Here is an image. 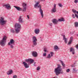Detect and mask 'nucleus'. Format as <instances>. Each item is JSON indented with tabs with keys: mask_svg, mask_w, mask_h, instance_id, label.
Instances as JSON below:
<instances>
[{
	"mask_svg": "<svg viewBox=\"0 0 78 78\" xmlns=\"http://www.w3.org/2000/svg\"><path fill=\"white\" fill-rule=\"evenodd\" d=\"M21 25L18 23H16L15 25V31L14 30V29H10V32L12 33H15L16 34L19 33L20 31V28H21Z\"/></svg>",
	"mask_w": 78,
	"mask_h": 78,
	"instance_id": "f257e3e1",
	"label": "nucleus"
},
{
	"mask_svg": "<svg viewBox=\"0 0 78 78\" xmlns=\"http://www.w3.org/2000/svg\"><path fill=\"white\" fill-rule=\"evenodd\" d=\"M60 65L58 64V67L55 69V70L56 75L58 76L59 74H63L64 73Z\"/></svg>",
	"mask_w": 78,
	"mask_h": 78,
	"instance_id": "f03ea898",
	"label": "nucleus"
},
{
	"mask_svg": "<svg viewBox=\"0 0 78 78\" xmlns=\"http://www.w3.org/2000/svg\"><path fill=\"white\" fill-rule=\"evenodd\" d=\"M39 2H37L34 5V7L35 8H36V7H38V8H40L39 9V12H40V14H41V16L43 18L44 17V14L43 13V10H42V9H41V5H39Z\"/></svg>",
	"mask_w": 78,
	"mask_h": 78,
	"instance_id": "7ed1b4c3",
	"label": "nucleus"
},
{
	"mask_svg": "<svg viewBox=\"0 0 78 78\" xmlns=\"http://www.w3.org/2000/svg\"><path fill=\"white\" fill-rule=\"evenodd\" d=\"M7 39V37L4 36L2 38V40L0 41V45L1 46L4 47L5 45V44L6 42V39Z\"/></svg>",
	"mask_w": 78,
	"mask_h": 78,
	"instance_id": "20e7f679",
	"label": "nucleus"
},
{
	"mask_svg": "<svg viewBox=\"0 0 78 78\" xmlns=\"http://www.w3.org/2000/svg\"><path fill=\"white\" fill-rule=\"evenodd\" d=\"M65 20L63 18H62L61 19H59L58 20L54 19L52 20V22L55 25H57L58 24V22H64Z\"/></svg>",
	"mask_w": 78,
	"mask_h": 78,
	"instance_id": "39448f33",
	"label": "nucleus"
},
{
	"mask_svg": "<svg viewBox=\"0 0 78 78\" xmlns=\"http://www.w3.org/2000/svg\"><path fill=\"white\" fill-rule=\"evenodd\" d=\"M33 44L32 45V47H34V46L37 45V38L36 37L34 36L33 37Z\"/></svg>",
	"mask_w": 78,
	"mask_h": 78,
	"instance_id": "423d86ee",
	"label": "nucleus"
},
{
	"mask_svg": "<svg viewBox=\"0 0 78 78\" xmlns=\"http://www.w3.org/2000/svg\"><path fill=\"white\" fill-rule=\"evenodd\" d=\"M4 18L1 17L0 18V23L1 25H3L4 24L6 23V20H4Z\"/></svg>",
	"mask_w": 78,
	"mask_h": 78,
	"instance_id": "0eeeda50",
	"label": "nucleus"
},
{
	"mask_svg": "<svg viewBox=\"0 0 78 78\" xmlns=\"http://www.w3.org/2000/svg\"><path fill=\"white\" fill-rule=\"evenodd\" d=\"M56 12V4H54V7L51 10L52 13Z\"/></svg>",
	"mask_w": 78,
	"mask_h": 78,
	"instance_id": "6e6552de",
	"label": "nucleus"
},
{
	"mask_svg": "<svg viewBox=\"0 0 78 78\" xmlns=\"http://www.w3.org/2000/svg\"><path fill=\"white\" fill-rule=\"evenodd\" d=\"M32 55L33 57H37V53L35 51L32 52Z\"/></svg>",
	"mask_w": 78,
	"mask_h": 78,
	"instance_id": "1a4fd4ad",
	"label": "nucleus"
},
{
	"mask_svg": "<svg viewBox=\"0 0 78 78\" xmlns=\"http://www.w3.org/2000/svg\"><path fill=\"white\" fill-rule=\"evenodd\" d=\"M23 64L24 67L26 69H27L29 68V65H28L27 63L25 62H23Z\"/></svg>",
	"mask_w": 78,
	"mask_h": 78,
	"instance_id": "9d476101",
	"label": "nucleus"
},
{
	"mask_svg": "<svg viewBox=\"0 0 78 78\" xmlns=\"http://www.w3.org/2000/svg\"><path fill=\"white\" fill-rule=\"evenodd\" d=\"M18 21L20 23H23V20L22 18V16H19L18 19Z\"/></svg>",
	"mask_w": 78,
	"mask_h": 78,
	"instance_id": "9b49d317",
	"label": "nucleus"
},
{
	"mask_svg": "<svg viewBox=\"0 0 78 78\" xmlns=\"http://www.w3.org/2000/svg\"><path fill=\"white\" fill-rule=\"evenodd\" d=\"M15 43V41H14V40L12 39H11L10 40V42H9L8 45H10V44H13V45H14Z\"/></svg>",
	"mask_w": 78,
	"mask_h": 78,
	"instance_id": "f8f14e48",
	"label": "nucleus"
},
{
	"mask_svg": "<svg viewBox=\"0 0 78 78\" xmlns=\"http://www.w3.org/2000/svg\"><path fill=\"white\" fill-rule=\"evenodd\" d=\"M70 52H72L73 55L75 54V49L72 48H70Z\"/></svg>",
	"mask_w": 78,
	"mask_h": 78,
	"instance_id": "ddd939ff",
	"label": "nucleus"
},
{
	"mask_svg": "<svg viewBox=\"0 0 78 78\" xmlns=\"http://www.w3.org/2000/svg\"><path fill=\"white\" fill-rule=\"evenodd\" d=\"M14 7H15V8L16 9L17 11H21L22 10V9L19 7L14 6Z\"/></svg>",
	"mask_w": 78,
	"mask_h": 78,
	"instance_id": "4468645a",
	"label": "nucleus"
},
{
	"mask_svg": "<svg viewBox=\"0 0 78 78\" xmlns=\"http://www.w3.org/2000/svg\"><path fill=\"white\" fill-rule=\"evenodd\" d=\"M3 6H5L6 8L8 9H11V6L9 5V4L4 5H3Z\"/></svg>",
	"mask_w": 78,
	"mask_h": 78,
	"instance_id": "2eb2a0df",
	"label": "nucleus"
},
{
	"mask_svg": "<svg viewBox=\"0 0 78 78\" xmlns=\"http://www.w3.org/2000/svg\"><path fill=\"white\" fill-rule=\"evenodd\" d=\"M63 40H64V42L65 44H67V39L66 38V36H65V35H63Z\"/></svg>",
	"mask_w": 78,
	"mask_h": 78,
	"instance_id": "dca6fc26",
	"label": "nucleus"
},
{
	"mask_svg": "<svg viewBox=\"0 0 78 78\" xmlns=\"http://www.w3.org/2000/svg\"><path fill=\"white\" fill-rule=\"evenodd\" d=\"M40 32V30L39 29H36L34 30V33L35 34H39V32Z\"/></svg>",
	"mask_w": 78,
	"mask_h": 78,
	"instance_id": "f3484780",
	"label": "nucleus"
},
{
	"mask_svg": "<svg viewBox=\"0 0 78 78\" xmlns=\"http://www.w3.org/2000/svg\"><path fill=\"white\" fill-rule=\"evenodd\" d=\"M59 61L62 64V65L63 66V69L65 68V67H66V65H65V64L64 63V62H63L61 60H59Z\"/></svg>",
	"mask_w": 78,
	"mask_h": 78,
	"instance_id": "a211bd4d",
	"label": "nucleus"
},
{
	"mask_svg": "<svg viewBox=\"0 0 78 78\" xmlns=\"http://www.w3.org/2000/svg\"><path fill=\"white\" fill-rule=\"evenodd\" d=\"M12 70H9V71L7 72V74L8 75H11V74H12Z\"/></svg>",
	"mask_w": 78,
	"mask_h": 78,
	"instance_id": "6ab92c4d",
	"label": "nucleus"
},
{
	"mask_svg": "<svg viewBox=\"0 0 78 78\" xmlns=\"http://www.w3.org/2000/svg\"><path fill=\"white\" fill-rule=\"evenodd\" d=\"M54 48L55 50H59L60 49L59 47L56 45L54 46Z\"/></svg>",
	"mask_w": 78,
	"mask_h": 78,
	"instance_id": "aec40b11",
	"label": "nucleus"
},
{
	"mask_svg": "<svg viewBox=\"0 0 78 78\" xmlns=\"http://www.w3.org/2000/svg\"><path fill=\"white\" fill-rule=\"evenodd\" d=\"M74 26L76 28V27H78V22H76L74 23Z\"/></svg>",
	"mask_w": 78,
	"mask_h": 78,
	"instance_id": "412c9836",
	"label": "nucleus"
},
{
	"mask_svg": "<svg viewBox=\"0 0 78 78\" xmlns=\"http://www.w3.org/2000/svg\"><path fill=\"white\" fill-rule=\"evenodd\" d=\"M34 61V60L29 58V62H30V64H31V63H33Z\"/></svg>",
	"mask_w": 78,
	"mask_h": 78,
	"instance_id": "4be33fe9",
	"label": "nucleus"
},
{
	"mask_svg": "<svg viewBox=\"0 0 78 78\" xmlns=\"http://www.w3.org/2000/svg\"><path fill=\"white\" fill-rule=\"evenodd\" d=\"M43 51L44 52H48V51H47V48H44Z\"/></svg>",
	"mask_w": 78,
	"mask_h": 78,
	"instance_id": "5701e85b",
	"label": "nucleus"
},
{
	"mask_svg": "<svg viewBox=\"0 0 78 78\" xmlns=\"http://www.w3.org/2000/svg\"><path fill=\"white\" fill-rule=\"evenodd\" d=\"M23 8H27V4L25 3H23Z\"/></svg>",
	"mask_w": 78,
	"mask_h": 78,
	"instance_id": "b1692460",
	"label": "nucleus"
},
{
	"mask_svg": "<svg viewBox=\"0 0 78 78\" xmlns=\"http://www.w3.org/2000/svg\"><path fill=\"white\" fill-rule=\"evenodd\" d=\"M46 58H48V59L51 58V56H50V54H48V55L47 56V57H46Z\"/></svg>",
	"mask_w": 78,
	"mask_h": 78,
	"instance_id": "393cba45",
	"label": "nucleus"
},
{
	"mask_svg": "<svg viewBox=\"0 0 78 78\" xmlns=\"http://www.w3.org/2000/svg\"><path fill=\"white\" fill-rule=\"evenodd\" d=\"M73 37H70L69 41H71L72 42V41H73Z\"/></svg>",
	"mask_w": 78,
	"mask_h": 78,
	"instance_id": "a878e982",
	"label": "nucleus"
},
{
	"mask_svg": "<svg viewBox=\"0 0 78 78\" xmlns=\"http://www.w3.org/2000/svg\"><path fill=\"white\" fill-rule=\"evenodd\" d=\"M25 61L26 62H30V58L28 59H26L25 60Z\"/></svg>",
	"mask_w": 78,
	"mask_h": 78,
	"instance_id": "bb28decb",
	"label": "nucleus"
},
{
	"mask_svg": "<svg viewBox=\"0 0 78 78\" xmlns=\"http://www.w3.org/2000/svg\"><path fill=\"white\" fill-rule=\"evenodd\" d=\"M58 5L59 6V7H60V8H62V7L63 6L62 4L61 3H59V4H58Z\"/></svg>",
	"mask_w": 78,
	"mask_h": 78,
	"instance_id": "cd10ccee",
	"label": "nucleus"
},
{
	"mask_svg": "<svg viewBox=\"0 0 78 78\" xmlns=\"http://www.w3.org/2000/svg\"><path fill=\"white\" fill-rule=\"evenodd\" d=\"M72 41H70V40H69V42H68V45H70L72 43Z\"/></svg>",
	"mask_w": 78,
	"mask_h": 78,
	"instance_id": "c85d7f7f",
	"label": "nucleus"
},
{
	"mask_svg": "<svg viewBox=\"0 0 78 78\" xmlns=\"http://www.w3.org/2000/svg\"><path fill=\"white\" fill-rule=\"evenodd\" d=\"M26 10H27V7H24V8L23 9V11H26Z\"/></svg>",
	"mask_w": 78,
	"mask_h": 78,
	"instance_id": "c756f323",
	"label": "nucleus"
},
{
	"mask_svg": "<svg viewBox=\"0 0 78 78\" xmlns=\"http://www.w3.org/2000/svg\"><path fill=\"white\" fill-rule=\"evenodd\" d=\"M72 11L73 12V13L75 14V13H76V10H75V9H73Z\"/></svg>",
	"mask_w": 78,
	"mask_h": 78,
	"instance_id": "7c9ffc66",
	"label": "nucleus"
},
{
	"mask_svg": "<svg viewBox=\"0 0 78 78\" xmlns=\"http://www.w3.org/2000/svg\"><path fill=\"white\" fill-rule=\"evenodd\" d=\"M10 48H14V46L11 44H10Z\"/></svg>",
	"mask_w": 78,
	"mask_h": 78,
	"instance_id": "2f4dec72",
	"label": "nucleus"
},
{
	"mask_svg": "<svg viewBox=\"0 0 78 78\" xmlns=\"http://www.w3.org/2000/svg\"><path fill=\"white\" fill-rule=\"evenodd\" d=\"M71 66L72 67H73H73H75V66H76V65L75 64H73V65H71Z\"/></svg>",
	"mask_w": 78,
	"mask_h": 78,
	"instance_id": "473e14b6",
	"label": "nucleus"
},
{
	"mask_svg": "<svg viewBox=\"0 0 78 78\" xmlns=\"http://www.w3.org/2000/svg\"><path fill=\"white\" fill-rule=\"evenodd\" d=\"M17 76L16 75H14L13 76V78H17Z\"/></svg>",
	"mask_w": 78,
	"mask_h": 78,
	"instance_id": "72a5a7b5",
	"label": "nucleus"
},
{
	"mask_svg": "<svg viewBox=\"0 0 78 78\" xmlns=\"http://www.w3.org/2000/svg\"><path fill=\"white\" fill-rule=\"evenodd\" d=\"M46 55H47V54L46 53H44L43 55V56H46Z\"/></svg>",
	"mask_w": 78,
	"mask_h": 78,
	"instance_id": "f704fd0d",
	"label": "nucleus"
},
{
	"mask_svg": "<svg viewBox=\"0 0 78 78\" xmlns=\"http://www.w3.org/2000/svg\"><path fill=\"white\" fill-rule=\"evenodd\" d=\"M72 17L74 19H75V15H74V14H72Z\"/></svg>",
	"mask_w": 78,
	"mask_h": 78,
	"instance_id": "c9c22d12",
	"label": "nucleus"
},
{
	"mask_svg": "<svg viewBox=\"0 0 78 78\" xmlns=\"http://www.w3.org/2000/svg\"><path fill=\"white\" fill-rule=\"evenodd\" d=\"M78 0H74V3H78Z\"/></svg>",
	"mask_w": 78,
	"mask_h": 78,
	"instance_id": "e433bc0d",
	"label": "nucleus"
},
{
	"mask_svg": "<svg viewBox=\"0 0 78 78\" xmlns=\"http://www.w3.org/2000/svg\"><path fill=\"white\" fill-rule=\"evenodd\" d=\"M40 70V67H39L38 66L37 67V70Z\"/></svg>",
	"mask_w": 78,
	"mask_h": 78,
	"instance_id": "4c0bfd02",
	"label": "nucleus"
},
{
	"mask_svg": "<svg viewBox=\"0 0 78 78\" xmlns=\"http://www.w3.org/2000/svg\"><path fill=\"white\" fill-rule=\"evenodd\" d=\"M54 54V53L53 52H51V56H53V55Z\"/></svg>",
	"mask_w": 78,
	"mask_h": 78,
	"instance_id": "58836bf2",
	"label": "nucleus"
},
{
	"mask_svg": "<svg viewBox=\"0 0 78 78\" xmlns=\"http://www.w3.org/2000/svg\"><path fill=\"white\" fill-rule=\"evenodd\" d=\"M76 69L75 68L73 69V71H75V72H77V71H78V70L77 69V70H75Z\"/></svg>",
	"mask_w": 78,
	"mask_h": 78,
	"instance_id": "ea45409f",
	"label": "nucleus"
},
{
	"mask_svg": "<svg viewBox=\"0 0 78 78\" xmlns=\"http://www.w3.org/2000/svg\"><path fill=\"white\" fill-rule=\"evenodd\" d=\"M69 71H70V69H68L66 70V72H67V73L69 72Z\"/></svg>",
	"mask_w": 78,
	"mask_h": 78,
	"instance_id": "a19ab883",
	"label": "nucleus"
},
{
	"mask_svg": "<svg viewBox=\"0 0 78 78\" xmlns=\"http://www.w3.org/2000/svg\"><path fill=\"white\" fill-rule=\"evenodd\" d=\"M76 48L77 49H78V44L77 45H76Z\"/></svg>",
	"mask_w": 78,
	"mask_h": 78,
	"instance_id": "79ce46f5",
	"label": "nucleus"
},
{
	"mask_svg": "<svg viewBox=\"0 0 78 78\" xmlns=\"http://www.w3.org/2000/svg\"><path fill=\"white\" fill-rule=\"evenodd\" d=\"M75 16L77 18V19H78V15L75 14Z\"/></svg>",
	"mask_w": 78,
	"mask_h": 78,
	"instance_id": "37998d69",
	"label": "nucleus"
},
{
	"mask_svg": "<svg viewBox=\"0 0 78 78\" xmlns=\"http://www.w3.org/2000/svg\"><path fill=\"white\" fill-rule=\"evenodd\" d=\"M49 25H50V26H52V23H50L49 24Z\"/></svg>",
	"mask_w": 78,
	"mask_h": 78,
	"instance_id": "c03bdc74",
	"label": "nucleus"
},
{
	"mask_svg": "<svg viewBox=\"0 0 78 78\" xmlns=\"http://www.w3.org/2000/svg\"><path fill=\"white\" fill-rule=\"evenodd\" d=\"M27 17L28 19H30V17H29V16L27 15Z\"/></svg>",
	"mask_w": 78,
	"mask_h": 78,
	"instance_id": "a18cd8bd",
	"label": "nucleus"
},
{
	"mask_svg": "<svg viewBox=\"0 0 78 78\" xmlns=\"http://www.w3.org/2000/svg\"><path fill=\"white\" fill-rule=\"evenodd\" d=\"M45 0H40V1H41V2H45Z\"/></svg>",
	"mask_w": 78,
	"mask_h": 78,
	"instance_id": "49530a36",
	"label": "nucleus"
},
{
	"mask_svg": "<svg viewBox=\"0 0 78 78\" xmlns=\"http://www.w3.org/2000/svg\"><path fill=\"white\" fill-rule=\"evenodd\" d=\"M76 13H77L78 14V11H76Z\"/></svg>",
	"mask_w": 78,
	"mask_h": 78,
	"instance_id": "de8ad7c7",
	"label": "nucleus"
},
{
	"mask_svg": "<svg viewBox=\"0 0 78 78\" xmlns=\"http://www.w3.org/2000/svg\"><path fill=\"white\" fill-rule=\"evenodd\" d=\"M74 64H75V63H74Z\"/></svg>",
	"mask_w": 78,
	"mask_h": 78,
	"instance_id": "09e8293b",
	"label": "nucleus"
},
{
	"mask_svg": "<svg viewBox=\"0 0 78 78\" xmlns=\"http://www.w3.org/2000/svg\"><path fill=\"white\" fill-rule=\"evenodd\" d=\"M35 64V63H34V64Z\"/></svg>",
	"mask_w": 78,
	"mask_h": 78,
	"instance_id": "8fccbe9b",
	"label": "nucleus"
}]
</instances>
